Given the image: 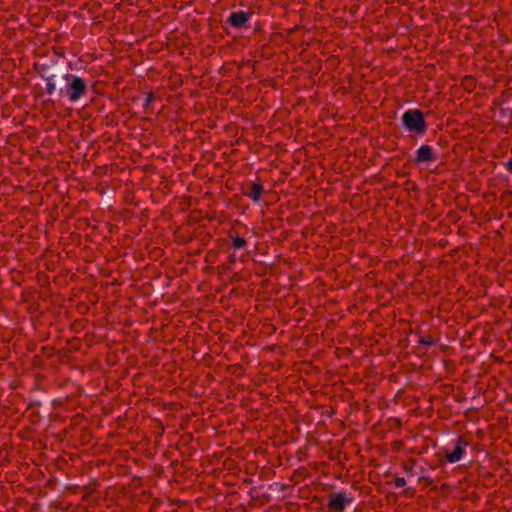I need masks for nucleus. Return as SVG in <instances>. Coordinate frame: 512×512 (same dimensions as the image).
<instances>
[{"mask_svg":"<svg viewBox=\"0 0 512 512\" xmlns=\"http://www.w3.org/2000/svg\"><path fill=\"white\" fill-rule=\"evenodd\" d=\"M262 192L263 187L261 184L252 183L250 186V190L246 193V195L250 197L254 202H258L260 200Z\"/></svg>","mask_w":512,"mask_h":512,"instance_id":"obj_8","label":"nucleus"},{"mask_svg":"<svg viewBox=\"0 0 512 512\" xmlns=\"http://www.w3.org/2000/svg\"><path fill=\"white\" fill-rule=\"evenodd\" d=\"M63 82H58V87L62 86ZM59 90V88H57Z\"/></svg>","mask_w":512,"mask_h":512,"instance_id":"obj_14","label":"nucleus"},{"mask_svg":"<svg viewBox=\"0 0 512 512\" xmlns=\"http://www.w3.org/2000/svg\"><path fill=\"white\" fill-rule=\"evenodd\" d=\"M421 343L430 345V344H432V341L430 339L429 340H421Z\"/></svg>","mask_w":512,"mask_h":512,"instance_id":"obj_12","label":"nucleus"},{"mask_svg":"<svg viewBox=\"0 0 512 512\" xmlns=\"http://www.w3.org/2000/svg\"><path fill=\"white\" fill-rule=\"evenodd\" d=\"M507 169L512 172V158H510L506 163Z\"/></svg>","mask_w":512,"mask_h":512,"instance_id":"obj_11","label":"nucleus"},{"mask_svg":"<svg viewBox=\"0 0 512 512\" xmlns=\"http://www.w3.org/2000/svg\"><path fill=\"white\" fill-rule=\"evenodd\" d=\"M352 500L353 498L349 497L345 492L332 494L329 497L328 508L333 512H341L351 504Z\"/></svg>","mask_w":512,"mask_h":512,"instance_id":"obj_3","label":"nucleus"},{"mask_svg":"<svg viewBox=\"0 0 512 512\" xmlns=\"http://www.w3.org/2000/svg\"><path fill=\"white\" fill-rule=\"evenodd\" d=\"M404 484V479H398L397 480V485L398 486H402Z\"/></svg>","mask_w":512,"mask_h":512,"instance_id":"obj_13","label":"nucleus"},{"mask_svg":"<svg viewBox=\"0 0 512 512\" xmlns=\"http://www.w3.org/2000/svg\"><path fill=\"white\" fill-rule=\"evenodd\" d=\"M437 158L436 154L433 151V148L429 145H421L416 150L415 162L417 164L432 162Z\"/></svg>","mask_w":512,"mask_h":512,"instance_id":"obj_5","label":"nucleus"},{"mask_svg":"<svg viewBox=\"0 0 512 512\" xmlns=\"http://www.w3.org/2000/svg\"><path fill=\"white\" fill-rule=\"evenodd\" d=\"M59 96L67 98L71 103H77L88 92V81L76 74L62 73L59 75Z\"/></svg>","mask_w":512,"mask_h":512,"instance_id":"obj_1","label":"nucleus"},{"mask_svg":"<svg viewBox=\"0 0 512 512\" xmlns=\"http://www.w3.org/2000/svg\"><path fill=\"white\" fill-rule=\"evenodd\" d=\"M466 445L467 443L463 438H457L454 449L452 451H446V457L448 461L451 463H456L460 461L465 453Z\"/></svg>","mask_w":512,"mask_h":512,"instance_id":"obj_4","label":"nucleus"},{"mask_svg":"<svg viewBox=\"0 0 512 512\" xmlns=\"http://www.w3.org/2000/svg\"><path fill=\"white\" fill-rule=\"evenodd\" d=\"M153 100L152 96H147L144 102V106H148Z\"/></svg>","mask_w":512,"mask_h":512,"instance_id":"obj_10","label":"nucleus"},{"mask_svg":"<svg viewBox=\"0 0 512 512\" xmlns=\"http://www.w3.org/2000/svg\"><path fill=\"white\" fill-rule=\"evenodd\" d=\"M232 244L234 248L241 249L246 245V240L242 237H233Z\"/></svg>","mask_w":512,"mask_h":512,"instance_id":"obj_9","label":"nucleus"},{"mask_svg":"<svg viewBox=\"0 0 512 512\" xmlns=\"http://www.w3.org/2000/svg\"><path fill=\"white\" fill-rule=\"evenodd\" d=\"M250 14L245 11H235L229 15L228 22L235 28H243L247 25Z\"/></svg>","mask_w":512,"mask_h":512,"instance_id":"obj_6","label":"nucleus"},{"mask_svg":"<svg viewBox=\"0 0 512 512\" xmlns=\"http://www.w3.org/2000/svg\"><path fill=\"white\" fill-rule=\"evenodd\" d=\"M401 121L407 131L417 135H423L427 130L424 113L419 109L406 110L401 116Z\"/></svg>","mask_w":512,"mask_h":512,"instance_id":"obj_2","label":"nucleus"},{"mask_svg":"<svg viewBox=\"0 0 512 512\" xmlns=\"http://www.w3.org/2000/svg\"><path fill=\"white\" fill-rule=\"evenodd\" d=\"M42 79L46 82L47 93L53 95L56 91L58 92L59 76L56 74H42Z\"/></svg>","mask_w":512,"mask_h":512,"instance_id":"obj_7","label":"nucleus"}]
</instances>
